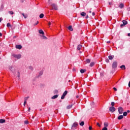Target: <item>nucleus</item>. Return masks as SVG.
<instances>
[{
  "label": "nucleus",
  "mask_w": 130,
  "mask_h": 130,
  "mask_svg": "<svg viewBox=\"0 0 130 130\" xmlns=\"http://www.w3.org/2000/svg\"><path fill=\"white\" fill-rule=\"evenodd\" d=\"M51 7H52V10H55V11H57L58 10V8L57 7V5L53 3L51 4Z\"/></svg>",
  "instance_id": "nucleus-1"
},
{
  "label": "nucleus",
  "mask_w": 130,
  "mask_h": 130,
  "mask_svg": "<svg viewBox=\"0 0 130 130\" xmlns=\"http://www.w3.org/2000/svg\"><path fill=\"white\" fill-rule=\"evenodd\" d=\"M12 56H13V57H15V58H17V59H20V58L22 57V55H21L20 54L18 55H16L15 54H13Z\"/></svg>",
  "instance_id": "nucleus-2"
},
{
  "label": "nucleus",
  "mask_w": 130,
  "mask_h": 130,
  "mask_svg": "<svg viewBox=\"0 0 130 130\" xmlns=\"http://www.w3.org/2000/svg\"><path fill=\"white\" fill-rule=\"evenodd\" d=\"M112 69H113L114 70L116 69V68H117V61H114L112 64Z\"/></svg>",
  "instance_id": "nucleus-3"
},
{
  "label": "nucleus",
  "mask_w": 130,
  "mask_h": 130,
  "mask_svg": "<svg viewBox=\"0 0 130 130\" xmlns=\"http://www.w3.org/2000/svg\"><path fill=\"white\" fill-rule=\"evenodd\" d=\"M118 111L120 114H122L123 113V108L121 107H119L118 108Z\"/></svg>",
  "instance_id": "nucleus-4"
},
{
  "label": "nucleus",
  "mask_w": 130,
  "mask_h": 130,
  "mask_svg": "<svg viewBox=\"0 0 130 130\" xmlns=\"http://www.w3.org/2000/svg\"><path fill=\"white\" fill-rule=\"evenodd\" d=\"M122 23L123 24L120 25V27H123L125 26V25H127V22L125 20H122Z\"/></svg>",
  "instance_id": "nucleus-5"
},
{
  "label": "nucleus",
  "mask_w": 130,
  "mask_h": 130,
  "mask_svg": "<svg viewBox=\"0 0 130 130\" xmlns=\"http://www.w3.org/2000/svg\"><path fill=\"white\" fill-rule=\"evenodd\" d=\"M109 110H110V112L113 113V112H114V111H115L116 109L114 107H110L109 108Z\"/></svg>",
  "instance_id": "nucleus-6"
},
{
  "label": "nucleus",
  "mask_w": 130,
  "mask_h": 130,
  "mask_svg": "<svg viewBox=\"0 0 130 130\" xmlns=\"http://www.w3.org/2000/svg\"><path fill=\"white\" fill-rule=\"evenodd\" d=\"M68 94V91L66 90L63 94L62 95L61 97V99L63 100L64 99V97H66V95Z\"/></svg>",
  "instance_id": "nucleus-7"
},
{
  "label": "nucleus",
  "mask_w": 130,
  "mask_h": 130,
  "mask_svg": "<svg viewBox=\"0 0 130 130\" xmlns=\"http://www.w3.org/2000/svg\"><path fill=\"white\" fill-rule=\"evenodd\" d=\"M78 126V123L77 122H75L73 124L72 126V129H74L75 128V127H77Z\"/></svg>",
  "instance_id": "nucleus-8"
},
{
  "label": "nucleus",
  "mask_w": 130,
  "mask_h": 130,
  "mask_svg": "<svg viewBox=\"0 0 130 130\" xmlns=\"http://www.w3.org/2000/svg\"><path fill=\"white\" fill-rule=\"evenodd\" d=\"M9 70H11V71L12 72V73H15V68H13V67H10Z\"/></svg>",
  "instance_id": "nucleus-9"
},
{
  "label": "nucleus",
  "mask_w": 130,
  "mask_h": 130,
  "mask_svg": "<svg viewBox=\"0 0 130 130\" xmlns=\"http://www.w3.org/2000/svg\"><path fill=\"white\" fill-rule=\"evenodd\" d=\"M16 48H17V49H21L22 46L21 45H17L16 46Z\"/></svg>",
  "instance_id": "nucleus-10"
},
{
  "label": "nucleus",
  "mask_w": 130,
  "mask_h": 130,
  "mask_svg": "<svg viewBox=\"0 0 130 130\" xmlns=\"http://www.w3.org/2000/svg\"><path fill=\"white\" fill-rule=\"evenodd\" d=\"M80 15H81V16H82V17H86V14L85 12H81L80 13Z\"/></svg>",
  "instance_id": "nucleus-11"
},
{
  "label": "nucleus",
  "mask_w": 130,
  "mask_h": 130,
  "mask_svg": "<svg viewBox=\"0 0 130 130\" xmlns=\"http://www.w3.org/2000/svg\"><path fill=\"white\" fill-rule=\"evenodd\" d=\"M119 8H120V9H123V8H124V5H123V4H120Z\"/></svg>",
  "instance_id": "nucleus-12"
},
{
  "label": "nucleus",
  "mask_w": 130,
  "mask_h": 130,
  "mask_svg": "<svg viewBox=\"0 0 130 130\" xmlns=\"http://www.w3.org/2000/svg\"><path fill=\"white\" fill-rule=\"evenodd\" d=\"M39 33L40 34H42V35H44V31H43V30L42 29H40L39 30Z\"/></svg>",
  "instance_id": "nucleus-13"
},
{
  "label": "nucleus",
  "mask_w": 130,
  "mask_h": 130,
  "mask_svg": "<svg viewBox=\"0 0 130 130\" xmlns=\"http://www.w3.org/2000/svg\"><path fill=\"white\" fill-rule=\"evenodd\" d=\"M73 107V104L69 105L67 107V109H71Z\"/></svg>",
  "instance_id": "nucleus-14"
},
{
  "label": "nucleus",
  "mask_w": 130,
  "mask_h": 130,
  "mask_svg": "<svg viewBox=\"0 0 130 130\" xmlns=\"http://www.w3.org/2000/svg\"><path fill=\"white\" fill-rule=\"evenodd\" d=\"M68 29H69L70 31H73V26L72 25H70L68 27Z\"/></svg>",
  "instance_id": "nucleus-15"
},
{
  "label": "nucleus",
  "mask_w": 130,
  "mask_h": 130,
  "mask_svg": "<svg viewBox=\"0 0 130 130\" xmlns=\"http://www.w3.org/2000/svg\"><path fill=\"white\" fill-rule=\"evenodd\" d=\"M117 118L119 120H120V119H122V118H123V115H119Z\"/></svg>",
  "instance_id": "nucleus-16"
},
{
  "label": "nucleus",
  "mask_w": 130,
  "mask_h": 130,
  "mask_svg": "<svg viewBox=\"0 0 130 130\" xmlns=\"http://www.w3.org/2000/svg\"><path fill=\"white\" fill-rule=\"evenodd\" d=\"M82 48V45H79L77 46V50H81V49Z\"/></svg>",
  "instance_id": "nucleus-17"
},
{
  "label": "nucleus",
  "mask_w": 130,
  "mask_h": 130,
  "mask_svg": "<svg viewBox=\"0 0 130 130\" xmlns=\"http://www.w3.org/2000/svg\"><path fill=\"white\" fill-rule=\"evenodd\" d=\"M57 97H58V94H56L54 96H53L51 99H56V98H57Z\"/></svg>",
  "instance_id": "nucleus-18"
},
{
  "label": "nucleus",
  "mask_w": 130,
  "mask_h": 130,
  "mask_svg": "<svg viewBox=\"0 0 130 130\" xmlns=\"http://www.w3.org/2000/svg\"><path fill=\"white\" fill-rule=\"evenodd\" d=\"M6 122V120L1 119H0V123H5Z\"/></svg>",
  "instance_id": "nucleus-19"
},
{
  "label": "nucleus",
  "mask_w": 130,
  "mask_h": 130,
  "mask_svg": "<svg viewBox=\"0 0 130 130\" xmlns=\"http://www.w3.org/2000/svg\"><path fill=\"white\" fill-rule=\"evenodd\" d=\"M114 57V56H108V58L110 60H112V59H113Z\"/></svg>",
  "instance_id": "nucleus-20"
},
{
  "label": "nucleus",
  "mask_w": 130,
  "mask_h": 130,
  "mask_svg": "<svg viewBox=\"0 0 130 130\" xmlns=\"http://www.w3.org/2000/svg\"><path fill=\"white\" fill-rule=\"evenodd\" d=\"M86 72V69H81V70H80V73H81V74H84V72Z\"/></svg>",
  "instance_id": "nucleus-21"
},
{
  "label": "nucleus",
  "mask_w": 130,
  "mask_h": 130,
  "mask_svg": "<svg viewBox=\"0 0 130 130\" xmlns=\"http://www.w3.org/2000/svg\"><path fill=\"white\" fill-rule=\"evenodd\" d=\"M120 69H122V70H125V66L122 65L120 67Z\"/></svg>",
  "instance_id": "nucleus-22"
},
{
  "label": "nucleus",
  "mask_w": 130,
  "mask_h": 130,
  "mask_svg": "<svg viewBox=\"0 0 130 130\" xmlns=\"http://www.w3.org/2000/svg\"><path fill=\"white\" fill-rule=\"evenodd\" d=\"M21 15H22V16H23V17L25 19H26V18L28 17V16L26 14H25L24 13H22Z\"/></svg>",
  "instance_id": "nucleus-23"
},
{
  "label": "nucleus",
  "mask_w": 130,
  "mask_h": 130,
  "mask_svg": "<svg viewBox=\"0 0 130 130\" xmlns=\"http://www.w3.org/2000/svg\"><path fill=\"white\" fill-rule=\"evenodd\" d=\"M44 17V14L43 13H42L40 15V19H42Z\"/></svg>",
  "instance_id": "nucleus-24"
},
{
  "label": "nucleus",
  "mask_w": 130,
  "mask_h": 130,
  "mask_svg": "<svg viewBox=\"0 0 130 130\" xmlns=\"http://www.w3.org/2000/svg\"><path fill=\"white\" fill-rule=\"evenodd\" d=\"M90 61H91V60H90V59H87L86 60V62L87 63H90Z\"/></svg>",
  "instance_id": "nucleus-25"
},
{
  "label": "nucleus",
  "mask_w": 130,
  "mask_h": 130,
  "mask_svg": "<svg viewBox=\"0 0 130 130\" xmlns=\"http://www.w3.org/2000/svg\"><path fill=\"white\" fill-rule=\"evenodd\" d=\"M7 27H11V28H12V25H11V23H8L7 24Z\"/></svg>",
  "instance_id": "nucleus-26"
},
{
  "label": "nucleus",
  "mask_w": 130,
  "mask_h": 130,
  "mask_svg": "<svg viewBox=\"0 0 130 130\" xmlns=\"http://www.w3.org/2000/svg\"><path fill=\"white\" fill-rule=\"evenodd\" d=\"M90 105H91V106H92V107H94V106L95 105V103H94V102H91Z\"/></svg>",
  "instance_id": "nucleus-27"
},
{
  "label": "nucleus",
  "mask_w": 130,
  "mask_h": 130,
  "mask_svg": "<svg viewBox=\"0 0 130 130\" xmlns=\"http://www.w3.org/2000/svg\"><path fill=\"white\" fill-rule=\"evenodd\" d=\"M85 124V122L84 121H82L80 123V125H81V126H83V125H84Z\"/></svg>",
  "instance_id": "nucleus-28"
},
{
  "label": "nucleus",
  "mask_w": 130,
  "mask_h": 130,
  "mask_svg": "<svg viewBox=\"0 0 130 130\" xmlns=\"http://www.w3.org/2000/svg\"><path fill=\"white\" fill-rule=\"evenodd\" d=\"M104 126L105 127H107V126H108V123L107 122H105L104 123Z\"/></svg>",
  "instance_id": "nucleus-29"
},
{
  "label": "nucleus",
  "mask_w": 130,
  "mask_h": 130,
  "mask_svg": "<svg viewBox=\"0 0 130 130\" xmlns=\"http://www.w3.org/2000/svg\"><path fill=\"white\" fill-rule=\"evenodd\" d=\"M95 64V63L94 62H92L90 63V67H93Z\"/></svg>",
  "instance_id": "nucleus-30"
},
{
  "label": "nucleus",
  "mask_w": 130,
  "mask_h": 130,
  "mask_svg": "<svg viewBox=\"0 0 130 130\" xmlns=\"http://www.w3.org/2000/svg\"><path fill=\"white\" fill-rule=\"evenodd\" d=\"M123 116H126V115H127V112H124L123 113Z\"/></svg>",
  "instance_id": "nucleus-31"
},
{
  "label": "nucleus",
  "mask_w": 130,
  "mask_h": 130,
  "mask_svg": "<svg viewBox=\"0 0 130 130\" xmlns=\"http://www.w3.org/2000/svg\"><path fill=\"white\" fill-rule=\"evenodd\" d=\"M57 93H58V90L56 89L54 90V94H57Z\"/></svg>",
  "instance_id": "nucleus-32"
},
{
  "label": "nucleus",
  "mask_w": 130,
  "mask_h": 130,
  "mask_svg": "<svg viewBox=\"0 0 130 130\" xmlns=\"http://www.w3.org/2000/svg\"><path fill=\"white\" fill-rule=\"evenodd\" d=\"M25 124H29V121L28 120L24 121Z\"/></svg>",
  "instance_id": "nucleus-33"
},
{
  "label": "nucleus",
  "mask_w": 130,
  "mask_h": 130,
  "mask_svg": "<svg viewBox=\"0 0 130 130\" xmlns=\"http://www.w3.org/2000/svg\"><path fill=\"white\" fill-rule=\"evenodd\" d=\"M9 13L10 15H14V12L13 11H9Z\"/></svg>",
  "instance_id": "nucleus-34"
},
{
  "label": "nucleus",
  "mask_w": 130,
  "mask_h": 130,
  "mask_svg": "<svg viewBox=\"0 0 130 130\" xmlns=\"http://www.w3.org/2000/svg\"><path fill=\"white\" fill-rule=\"evenodd\" d=\"M39 23V21H37V22L35 24H34V26H36V25H38V24Z\"/></svg>",
  "instance_id": "nucleus-35"
},
{
  "label": "nucleus",
  "mask_w": 130,
  "mask_h": 130,
  "mask_svg": "<svg viewBox=\"0 0 130 130\" xmlns=\"http://www.w3.org/2000/svg\"><path fill=\"white\" fill-rule=\"evenodd\" d=\"M115 104V103L114 102H111V106L112 107H113V106Z\"/></svg>",
  "instance_id": "nucleus-36"
},
{
  "label": "nucleus",
  "mask_w": 130,
  "mask_h": 130,
  "mask_svg": "<svg viewBox=\"0 0 130 130\" xmlns=\"http://www.w3.org/2000/svg\"><path fill=\"white\" fill-rule=\"evenodd\" d=\"M17 77L18 78H20V72H17Z\"/></svg>",
  "instance_id": "nucleus-37"
},
{
  "label": "nucleus",
  "mask_w": 130,
  "mask_h": 130,
  "mask_svg": "<svg viewBox=\"0 0 130 130\" xmlns=\"http://www.w3.org/2000/svg\"><path fill=\"white\" fill-rule=\"evenodd\" d=\"M26 103H27V101H24V103H23L24 106H26Z\"/></svg>",
  "instance_id": "nucleus-38"
},
{
  "label": "nucleus",
  "mask_w": 130,
  "mask_h": 130,
  "mask_svg": "<svg viewBox=\"0 0 130 130\" xmlns=\"http://www.w3.org/2000/svg\"><path fill=\"white\" fill-rule=\"evenodd\" d=\"M102 130H108V129L107 128V127H104V128H103Z\"/></svg>",
  "instance_id": "nucleus-39"
},
{
  "label": "nucleus",
  "mask_w": 130,
  "mask_h": 130,
  "mask_svg": "<svg viewBox=\"0 0 130 130\" xmlns=\"http://www.w3.org/2000/svg\"><path fill=\"white\" fill-rule=\"evenodd\" d=\"M43 39H47V38L46 37H45V36H43Z\"/></svg>",
  "instance_id": "nucleus-40"
},
{
  "label": "nucleus",
  "mask_w": 130,
  "mask_h": 130,
  "mask_svg": "<svg viewBox=\"0 0 130 130\" xmlns=\"http://www.w3.org/2000/svg\"><path fill=\"white\" fill-rule=\"evenodd\" d=\"M96 124L98 126H99V127H100L101 126V125H100V124L98 122L96 123Z\"/></svg>",
  "instance_id": "nucleus-41"
},
{
  "label": "nucleus",
  "mask_w": 130,
  "mask_h": 130,
  "mask_svg": "<svg viewBox=\"0 0 130 130\" xmlns=\"http://www.w3.org/2000/svg\"><path fill=\"white\" fill-rule=\"evenodd\" d=\"M29 98V96H27V98H24V101H27V100Z\"/></svg>",
  "instance_id": "nucleus-42"
},
{
  "label": "nucleus",
  "mask_w": 130,
  "mask_h": 130,
  "mask_svg": "<svg viewBox=\"0 0 130 130\" xmlns=\"http://www.w3.org/2000/svg\"><path fill=\"white\" fill-rule=\"evenodd\" d=\"M89 130H92V127L91 126H89L88 127Z\"/></svg>",
  "instance_id": "nucleus-43"
},
{
  "label": "nucleus",
  "mask_w": 130,
  "mask_h": 130,
  "mask_svg": "<svg viewBox=\"0 0 130 130\" xmlns=\"http://www.w3.org/2000/svg\"><path fill=\"white\" fill-rule=\"evenodd\" d=\"M43 74V72H41L40 73V76H42Z\"/></svg>",
  "instance_id": "nucleus-44"
},
{
  "label": "nucleus",
  "mask_w": 130,
  "mask_h": 130,
  "mask_svg": "<svg viewBox=\"0 0 130 130\" xmlns=\"http://www.w3.org/2000/svg\"><path fill=\"white\" fill-rule=\"evenodd\" d=\"M113 89L114 90V91H117V89L115 87H114Z\"/></svg>",
  "instance_id": "nucleus-45"
},
{
  "label": "nucleus",
  "mask_w": 130,
  "mask_h": 130,
  "mask_svg": "<svg viewBox=\"0 0 130 130\" xmlns=\"http://www.w3.org/2000/svg\"><path fill=\"white\" fill-rule=\"evenodd\" d=\"M106 62H109V60L108 59H107L106 60Z\"/></svg>",
  "instance_id": "nucleus-46"
},
{
  "label": "nucleus",
  "mask_w": 130,
  "mask_h": 130,
  "mask_svg": "<svg viewBox=\"0 0 130 130\" xmlns=\"http://www.w3.org/2000/svg\"><path fill=\"white\" fill-rule=\"evenodd\" d=\"M30 110H31V108H28V112H30Z\"/></svg>",
  "instance_id": "nucleus-47"
},
{
  "label": "nucleus",
  "mask_w": 130,
  "mask_h": 130,
  "mask_svg": "<svg viewBox=\"0 0 130 130\" xmlns=\"http://www.w3.org/2000/svg\"><path fill=\"white\" fill-rule=\"evenodd\" d=\"M92 16H95V12H92Z\"/></svg>",
  "instance_id": "nucleus-48"
},
{
  "label": "nucleus",
  "mask_w": 130,
  "mask_h": 130,
  "mask_svg": "<svg viewBox=\"0 0 130 130\" xmlns=\"http://www.w3.org/2000/svg\"><path fill=\"white\" fill-rule=\"evenodd\" d=\"M50 25H51V22H49L48 23V25H49V26H50Z\"/></svg>",
  "instance_id": "nucleus-49"
},
{
  "label": "nucleus",
  "mask_w": 130,
  "mask_h": 130,
  "mask_svg": "<svg viewBox=\"0 0 130 130\" xmlns=\"http://www.w3.org/2000/svg\"><path fill=\"white\" fill-rule=\"evenodd\" d=\"M29 69H31V70H33V68H32V67H29Z\"/></svg>",
  "instance_id": "nucleus-50"
},
{
  "label": "nucleus",
  "mask_w": 130,
  "mask_h": 130,
  "mask_svg": "<svg viewBox=\"0 0 130 130\" xmlns=\"http://www.w3.org/2000/svg\"><path fill=\"white\" fill-rule=\"evenodd\" d=\"M3 36V34L0 32V37H2Z\"/></svg>",
  "instance_id": "nucleus-51"
},
{
  "label": "nucleus",
  "mask_w": 130,
  "mask_h": 130,
  "mask_svg": "<svg viewBox=\"0 0 130 130\" xmlns=\"http://www.w3.org/2000/svg\"><path fill=\"white\" fill-rule=\"evenodd\" d=\"M85 18H86V19H88V18H89V16L88 15H87Z\"/></svg>",
  "instance_id": "nucleus-52"
},
{
  "label": "nucleus",
  "mask_w": 130,
  "mask_h": 130,
  "mask_svg": "<svg viewBox=\"0 0 130 130\" xmlns=\"http://www.w3.org/2000/svg\"><path fill=\"white\" fill-rule=\"evenodd\" d=\"M127 36H128L129 37H130V33H128V34H127Z\"/></svg>",
  "instance_id": "nucleus-53"
},
{
  "label": "nucleus",
  "mask_w": 130,
  "mask_h": 130,
  "mask_svg": "<svg viewBox=\"0 0 130 130\" xmlns=\"http://www.w3.org/2000/svg\"><path fill=\"white\" fill-rule=\"evenodd\" d=\"M128 87L130 88V81L128 83Z\"/></svg>",
  "instance_id": "nucleus-54"
},
{
  "label": "nucleus",
  "mask_w": 130,
  "mask_h": 130,
  "mask_svg": "<svg viewBox=\"0 0 130 130\" xmlns=\"http://www.w3.org/2000/svg\"><path fill=\"white\" fill-rule=\"evenodd\" d=\"M129 112H130L129 110L127 111V113H129Z\"/></svg>",
  "instance_id": "nucleus-55"
},
{
  "label": "nucleus",
  "mask_w": 130,
  "mask_h": 130,
  "mask_svg": "<svg viewBox=\"0 0 130 130\" xmlns=\"http://www.w3.org/2000/svg\"><path fill=\"white\" fill-rule=\"evenodd\" d=\"M2 20H3V19L0 18V23H1V22H2Z\"/></svg>",
  "instance_id": "nucleus-56"
},
{
  "label": "nucleus",
  "mask_w": 130,
  "mask_h": 130,
  "mask_svg": "<svg viewBox=\"0 0 130 130\" xmlns=\"http://www.w3.org/2000/svg\"><path fill=\"white\" fill-rule=\"evenodd\" d=\"M48 2H52V0H48Z\"/></svg>",
  "instance_id": "nucleus-57"
},
{
  "label": "nucleus",
  "mask_w": 130,
  "mask_h": 130,
  "mask_svg": "<svg viewBox=\"0 0 130 130\" xmlns=\"http://www.w3.org/2000/svg\"><path fill=\"white\" fill-rule=\"evenodd\" d=\"M89 13L91 14L92 13V11H89Z\"/></svg>",
  "instance_id": "nucleus-58"
},
{
  "label": "nucleus",
  "mask_w": 130,
  "mask_h": 130,
  "mask_svg": "<svg viewBox=\"0 0 130 130\" xmlns=\"http://www.w3.org/2000/svg\"><path fill=\"white\" fill-rule=\"evenodd\" d=\"M107 43H110V41H108V42H107Z\"/></svg>",
  "instance_id": "nucleus-59"
},
{
  "label": "nucleus",
  "mask_w": 130,
  "mask_h": 130,
  "mask_svg": "<svg viewBox=\"0 0 130 130\" xmlns=\"http://www.w3.org/2000/svg\"><path fill=\"white\" fill-rule=\"evenodd\" d=\"M76 98H79V95L76 96Z\"/></svg>",
  "instance_id": "nucleus-60"
},
{
  "label": "nucleus",
  "mask_w": 130,
  "mask_h": 130,
  "mask_svg": "<svg viewBox=\"0 0 130 130\" xmlns=\"http://www.w3.org/2000/svg\"><path fill=\"white\" fill-rule=\"evenodd\" d=\"M111 3H109V5H111Z\"/></svg>",
  "instance_id": "nucleus-61"
},
{
  "label": "nucleus",
  "mask_w": 130,
  "mask_h": 130,
  "mask_svg": "<svg viewBox=\"0 0 130 130\" xmlns=\"http://www.w3.org/2000/svg\"><path fill=\"white\" fill-rule=\"evenodd\" d=\"M124 130H126V128H125V129H124Z\"/></svg>",
  "instance_id": "nucleus-62"
},
{
  "label": "nucleus",
  "mask_w": 130,
  "mask_h": 130,
  "mask_svg": "<svg viewBox=\"0 0 130 130\" xmlns=\"http://www.w3.org/2000/svg\"><path fill=\"white\" fill-rule=\"evenodd\" d=\"M0 59H1V57H0Z\"/></svg>",
  "instance_id": "nucleus-63"
}]
</instances>
